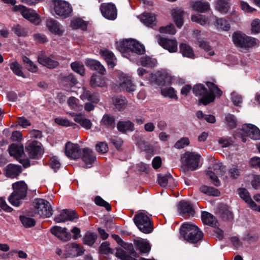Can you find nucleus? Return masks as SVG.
Instances as JSON below:
<instances>
[{
	"instance_id": "9",
	"label": "nucleus",
	"mask_w": 260,
	"mask_h": 260,
	"mask_svg": "<svg viewBox=\"0 0 260 260\" xmlns=\"http://www.w3.org/2000/svg\"><path fill=\"white\" fill-rule=\"evenodd\" d=\"M225 167L221 162L214 164L212 167L209 168L207 174L209 176L214 185L218 186L220 184L218 176L223 175L225 172Z\"/></svg>"
},
{
	"instance_id": "7",
	"label": "nucleus",
	"mask_w": 260,
	"mask_h": 260,
	"mask_svg": "<svg viewBox=\"0 0 260 260\" xmlns=\"http://www.w3.org/2000/svg\"><path fill=\"white\" fill-rule=\"evenodd\" d=\"M134 221L139 230L145 234H149L153 230V225L149 217L144 213L136 214Z\"/></svg>"
},
{
	"instance_id": "13",
	"label": "nucleus",
	"mask_w": 260,
	"mask_h": 260,
	"mask_svg": "<svg viewBox=\"0 0 260 260\" xmlns=\"http://www.w3.org/2000/svg\"><path fill=\"white\" fill-rule=\"evenodd\" d=\"M100 9L102 15L106 19L114 20L117 18V9L114 4L111 3H102Z\"/></svg>"
},
{
	"instance_id": "22",
	"label": "nucleus",
	"mask_w": 260,
	"mask_h": 260,
	"mask_svg": "<svg viewBox=\"0 0 260 260\" xmlns=\"http://www.w3.org/2000/svg\"><path fill=\"white\" fill-rule=\"evenodd\" d=\"M178 212L182 216H193L195 211L189 202L181 201L178 204Z\"/></svg>"
},
{
	"instance_id": "30",
	"label": "nucleus",
	"mask_w": 260,
	"mask_h": 260,
	"mask_svg": "<svg viewBox=\"0 0 260 260\" xmlns=\"http://www.w3.org/2000/svg\"><path fill=\"white\" fill-rule=\"evenodd\" d=\"M85 64L91 70L97 71L99 73L102 75L105 74L106 70L99 61L94 59H87L85 61Z\"/></svg>"
},
{
	"instance_id": "29",
	"label": "nucleus",
	"mask_w": 260,
	"mask_h": 260,
	"mask_svg": "<svg viewBox=\"0 0 260 260\" xmlns=\"http://www.w3.org/2000/svg\"><path fill=\"white\" fill-rule=\"evenodd\" d=\"M90 86L92 88L106 87L105 78L102 76L93 74L91 77Z\"/></svg>"
},
{
	"instance_id": "59",
	"label": "nucleus",
	"mask_w": 260,
	"mask_h": 260,
	"mask_svg": "<svg viewBox=\"0 0 260 260\" xmlns=\"http://www.w3.org/2000/svg\"><path fill=\"white\" fill-rule=\"evenodd\" d=\"M95 203L101 206L104 207L108 211H110L111 210V205L107 202L104 201L102 198L99 196H97L94 199Z\"/></svg>"
},
{
	"instance_id": "37",
	"label": "nucleus",
	"mask_w": 260,
	"mask_h": 260,
	"mask_svg": "<svg viewBox=\"0 0 260 260\" xmlns=\"http://www.w3.org/2000/svg\"><path fill=\"white\" fill-rule=\"evenodd\" d=\"M112 102L115 108L118 111L123 110L126 107L127 103L126 98L122 96L113 97Z\"/></svg>"
},
{
	"instance_id": "49",
	"label": "nucleus",
	"mask_w": 260,
	"mask_h": 260,
	"mask_svg": "<svg viewBox=\"0 0 260 260\" xmlns=\"http://www.w3.org/2000/svg\"><path fill=\"white\" fill-rule=\"evenodd\" d=\"M62 82L65 85L69 86H74L78 83L77 80L72 74L63 76L62 78Z\"/></svg>"
},
{
	"instance_id": "16",
	"label": "nucleus",
	"mask_w": 260,
	"mask_h": 260,
	"mask_svg": "<svg viewBox=\"0 0 260 260\" xmlns=\"http://www.w3.org/2000/svg\"><path fill=\"white\" fill-rule=\"evenodd\" d=\"M77 218H78V216L74 211L63 209L59 214L55 216L54 220L56 222L59 223L65 222L67 220L72 221Z\"/></svg>"
},
{
	"instance_id": "55",
	"label": "nucleus",
	"mask_w": 260,
	"mask_h": 260,
	"mask_svg": "<svg viewBox=\"0 0 260 260\" xmlns=\"http://www.w3.org/2000/svg\"><path fill=\"white\" fill-rule=\"evenodd\" d=\"M198 44L199 46L203 49L205 51L208 52V55L210 56H212L214 54V52L212 51L211 46L209 45V43L204 41L201 40L198 42Z\"/></svg>"
},
{
	"instance_id": "6",
	"label": "nucleus",
	"mask_w": 260,
	"mask_h": 260,
	"mask_svg": "<svg viewBox=\"0 0 260 260\" xmlns=\"http://www.w3.org/2000/svg\"><path fill=\"white\" fill-rule=\"evenodd\" d=\"M232 38L235 46L241 51L248 50L256 44L255 39L248 37L241 32H234Z\"/></svg>"
},
{
	"instance_id": "46",
	"label": "nucleus",
	"mask_w": 260,
	"mask_h": 260,
	"mask_svg": "<svg viewBox=\"0 0 260 260\" xmlns=\"http://www.w3.org/2000/svg\"><path fill=\"white\" fill-rule=\"evenodd\" d=\"M200 190L202 192L210 196L217 197L220 194L218 190L213 187L203 185L200 188Z\"/></svg>"
},
{
	"instance_id": "12",
	"label": "nucleus",
	"mask_w": 260,
	"mask_h": 260,
	"mask_svg": "<svg viewBox=\"0 0 260 260\" xmlns=\"http://www.w3.org/2000/svg\"><path fill=\"white\" fill-rule=\"evenodd\" d=\"M13 10L20 12L25 18L36 25L40 23L39 15L32 10L27 9L22 5H18L14 6Z\"/></svg>"
},
{
	"instance_id": "18",
	"label": "nucleus",
	"mask_w": 260,
	"mask_h": 260,
	"mask_svg": "<svg viewBox=\"0 0 260 260\" xmlns=\"http://www.w3.org/2000/svg\"><path fill=\"white\" fill-rule=\"evenodd\" d=\"M67 249L68 253L64 254V257L66 258L68 257H74L82 255L85 251L83 247L80 246L76 243L68 244Z\"/></svg>"
},
{
	"instance_id": "63",
	"label": "nucleus",
	"mask_w": 260,
	"mask_h": 260,
	"mask_svg": "<svg viewBox=\"0 0 260 260\" xmlns=\"http://www.w3.org/2000/svg\"><path fill=\"white\" fill-rule=\"evenodd\" d=\"M161 92L164 96H168L171 99L175 98L177 99V96L175 94L174 90L172 87H168L162 89Z\"/></svg>"
},
{
	"instance_id": "54",
	"label": "nucleus",
	"mask_w": 260,
	"mask_h": 260,
	"mask_svg": "<svg viewBox=\"0 0 260 260\" xmlns=\"http://www.w3.org/2000/svg\"><path fill=\"white\" fill-rule=\"evenodd\" d=\"M20 219L22 224L25 228H30L35 225L36 221L34 219L26 216H20Z\"/></svg>"
},
{
	"instance_id": "19",
	"label": "nucleus",
	"mask_w": 260,
	"mask_h": 260,
	"mask_svg": "<svg viewBox=\"0 0 260 260\" xmlns=\"http://www.w3.org/2000/svg\"><path fill=\"white\" fill-rule=\"evenodd\" d=\"M26 151L29 156L32 158H37L41 154L40 143L37 141H34L28 143L25 147Z\"/></svg>"
},
{
	"instance_id": "4",
	"label": "nucleus",
	"mask_w": 260,
	"mask_h": 260,
	"mask_svg": "<svg viewBox=\"0 0 260 260\" xmlns=\"http://www.w3.org/2000/svg\"><path fill=\"white\" fill-rule=\"evenodd\" d=\"M13 192L9 197V202L13 206L19 207L21 201L24 199L27 192V186L23 181H18L12 184Z\"/></svg>"
},
{
	"instance_id": "24",
	"label": "nucleus",
	"mask_w": 260,
	"mask_h": 260,
	"mask_svg": "<svg viewBox=\"0 0 260 260\" xmlns=\"http://www.w3.org/2000/svg\"><path fill=\"white\" fill-rule=\"evenodd\" d=\"M22 169L21 166L9 164L5 168V173L7 177L11 178H16L22 172Z\"/></svg>"
},
{
	"instance_id": "57",
	"label": "nucleus",
	"mask_w": 260,
	"mask_h": 260,
	"mask_svg": "<svg viewBox=\"0 0 260 260\" xmlns=\"http://www.w3.org/2000/svg\"><path fill=\"white\" fill-rule=\"evenodd\" d=\"M216 24L218 28L223 30L228 31L230 28V25L228 22L223 19L220 18L216 20Z\"/></svg>"
},
{
	"instance_id": "23",
	"label": "nucleus",
	"mask_w": 260,
	"mask_h": 260,
	"mask_svg": "<svg viewBox=\"0 0 260 260\" xmlns=\"http://www.w3.org/2000/svg\"><path fill=\"white\" fill-rule=\"evenodd\" d=\"M46 25L48 30L54 34L61 36L63 33L64 31L59 23L53 19H48L46 21Z\"/></svg>"
},
{
	"instance_id": "60",
	"label": "nucleus",
	"mask_w": 260,
	"mask_h": 260,
	"mask_svg": "<svg viewBox=\"0 0 260 260\" xmlns=\"http://www.w3.org/2000/svg\"><path fill=\"white\" fill-rule=\"evenodd\" d=\"M189 143V139L187 137H183L175 143L174 147L177 149H182L188 146Z\"/></svg>"
},
{
	"instance_id": "38",
	"label": "nucleus",
	"mask_w": 260,
	"mask_h": 260,
	"mask_svg": "<svg viewBox=\"0 0 260 260\" xmlns=\"http://www.w3.org/2000/svg\"><path fill=\"white\" fill-rule=\"evenodd\" d=\"M215 8L220 13L226 14L230 9L229 0H217Z\"/></svg>"
},
{
	"instance_id": "43",
	"label": "nucleus",
	"mask_w": 260,
	"mask_h": 260,
	"mask_svg": "<svg viewBox=\"0 0 260 260\" xmlns=\"http://www.w3.org/2000/svg\"><path fill=\"white\" fill-rule=\"evenodd\" d=\"M174 181V179L170 174L158 175V182L162 187L166 186L169 183L171 184Z\"/></svg>"
},
{
	"instance_id": "41",
	"label": "nucleus",
	"mask_w": 260,
	"mask_h": 260,
	"mask_svg": "<svg viewBox=\"0 0 260 260\" xmlns=\"http://www.w3.org/2000/svg\"><path fill=\"white\" fill-rule=\"evenodd\" d=\"M239 194L246 203H247L251 208L256 206V204L252 201L249 192L245 188H240L239 189Z\"/></svg>"
},
{
	"instance_id": "1",
	"label": "nucleus",
	"mask_w": 260,
	"mask_h": 260,
	"mask_svg": "<svg viewBox=\"0 0 260 260\" xmlns=\"http://www.w3.org/2000/svg\"><path fill=\"white\" fill-rule=\"evenodd\" d=\"M206 85L209 91L202 84L195 85L192 89L193 93L196 96H201L199 101L204 105H207L213 102L216 96L219 97L222 94V91L213 83L207 82Z\"/></svg>"
},
{
	"instance_id": "47",
	"label": "nucleus",
	"mask_w": 260,
	"mask_h": 260,
	"mask_svg": "<svg viewBox=\"0 0 260 260\" xmlns=\"http://www.w3.org/2000/svg\"><path fill=\"white\" fill-rule=\"evenodd\" d=\"M136 245L141 253H147L150 250V245L146 241L138 240L136 242Z\"/></svg>"
},
{
	"instance_id": "25",
	"label": "nucleus",
	"mask_w": 260,
	"mask_h": 260,
	"mask_svg": "<svg viewBox=\"0 0 260 260\" xmlns=\"http://www.w3.org/2000/svg\"><path fill=\"white\" fill-rule=\"evenodd\" d=\"M121 90L132 93L136 90V86L127 77H122L119 83Z\"/></svg>"
},
{
	"instance_id": "26",
	"label": "nucleus",
	"mask_w": 260,
	"mask_h": 260,
	"mask_svg": "<svg viewBox=\"0 0 260 260\" xmlns=\"http://www.w3.org/2000/svg\"><path fill=\"white\" fill-rule=\"evenodd\" d=\"M82 160L86 165H91L96 160V156L93 151L88 148H84L81 151Z\"/></svg>"
},
{
	"instance_id": "36",
	"label": "nucleus",
	"mask_w": 260,
	"mask_h": 260,
	"mask_svg": "<svg viewBox=\"0 0 260 260\" xmlns=\"http://www.w3.org/2000/svg\"><path fill=\"white\" fill-rule=\"evenodd\" d=\"M202 219L204 223L212 227H216L218 225L215 217L212 214L207 212L204 211L202 212Z\"/></svg>"
},
{
	"instance_id": "11",
	"label": "nucleus",
	"mask_w": 260,
	"mask_h": 260,
	"mask_svg": "<svg viewBox=\"0 0 260 260\" xmlns=\"http://www.w3.org/2000/svg\"><path fill=\"white\" fill-rule=\"evenodd\" d=\"M54 10L56 15L63 18L71 16L73 10L72 7L68 2L61 0H54Z\"/></svg>"
},
{
	"instance_id": "52",
	"label": "nucleus",
	"mask_w": 260,
	"mask_h": 260,
	"mask_svg": "<svg viewBox=\"0 0 260 260\" xmlns=\"http://www.w3.org/2000/svg\"><path fill=\"white\" fill-rule=\"evenodd\" d=\"M71 67L74 71L80 75L83 76L84 75L85 68L82 63L75 61L71 64Z\"/></svg>"
},
{
	"instance_id": "20",
	"label": "nucleus",
	"mask_w": 260,
	"mask_h": 260,
	"mask_svg": "<svg viewBox=\"0 0 260 260\" xmlns=\"http://www.w3.org/2000/svg\"><path fill=\"white\" fill-rule=\"evenodd\" d=\"M50 232L53 235L64 241H68L71 238V235L67 232V229L66 228L54 226L50 229Z\"/></svg>"
},
{
	"instance_id": "21",
	"label": "nucleus",
	"mask_w": 260,
	"mask_h": 260,
	"mask_svg": "<svg viewBox=\"0 0 260 260\" xmlns=\"http://www.w3.org/2000/svg\"><path fill=\"white\" fill-rule=\"evenodd\" d=\"M158 43L170 52H176L177 51V42L175 40L159 37L158 39Z\"/></svg>"
},
{
	"instance_id": "27",
	"label": "nucleus",
	"mask_w": 260,
	"mask_h": 260,
	"mask_svg": "<svg viewBox=\"0 0 260 260\" xmlns=\"http://www.w3.org/2000/svg\"><path fill=\"white\" fill-rule=\"evenodd\" d=\"M11 156H13L17 159H19L24 153V148L22 145L17 144H11L8 149Z\"/></svg>"
},
{
	"instance_id": "62",
	"label": "nucleus",
	"mask_w": 260,
	"mask_h": 260,
	"mask_svg": "<svg viewBox=\"0 0 260 260\" xmlns=\"http://www.w3.org/2000/svg\"><path fill=\"white\" fill-rule=\"evenodd\" d=\"M110 142L117 150L120 149L123 144V141L121 138L115 136L111 137Z\"/></svg>"
},
{
	"instance_id": "48",
	"label": "nucleus",
	"mask_w": 260,
	"mask_h": 260,
	"mask_svg": "<svg viewBox=\"0 0 260 260\" xmlns=\"http://www.w3.org/2000/svg\"><path fill=\"white\" fill-rule=\"evenodd\" d=\"M71 25L74 29L81 28L84 30L86 28L87 24L81 18H75L72 20Z\"/></svg>"
},
{
	"instance_id": "28",
	"label": "nucleus",
	"mask_w": 260,
	"mask_h": 260,
	"mask_svg": "<svg viewBox=\"0 0 260 260\" xmlns=\"http://www.w3.org/2000/svg\"><path fill=\"white\" fill-rule=\"evenodd\" d=\"M190 6L193 10L200 13H206L210 9V5L208 2L192 1L190 2Z\"/></svg>"
},
{
	"instance_id": "31",
	"label": "nucleus",
	"mask_w": 260,
	"mask_h": 260,
	"mask_svg": "<svg viewBox=\"0 0 260 260\" xmlns=\"http://www.w3.org/2000/svg\"><path fill=\"white\" fill-rule=\"evenodd\" d=\"M141 21L146 26L153 27L156 25V16L152 13H143L140 16Z\"/></svg>"
},
{
	"instance_id": "61",
	"label": "nucleus",
	"mask_w": 260,
	"mask_h": 260,
	"mask_svg": "<svg viewBox=\"0 0 260 260\" xmlns=\"http://www.w3.org/2000/svg\"><path fill=\"white\" fill-rule=\"evenodd\" d=\"M55 122L57 124L64 126H73L74 128H75V126L76 125V124L71 122L68 119L62 118H55Z\"/></svg>"
},
{
	"instance_id": "5",
	"label": "nucleus",
	"mask_w": 260,
	"mask_h": 260,
	"mask_svg": "<svg viewBox=\"0 0 260 260\" xmlns=\"http://www.w3.org/2000/svg\"><path fill=\"white\" fill-rule=\"evenodd\" d=\"M117 48L121 53L135 52L143 54L145 52L144 46L134 40H125L117 44Z\"/></svg>"
},
{
	"instance_id": "34",
	"label": "nucleus",
	"mask_w": 260,
	"mask_h": 260,
	"mask_svg": "<svg viewBox=\"0 0 260 260\" xmlns=\"http://www.w3.org/2000/svg\"><path fill=\"white\" fill-rule=\"evenodd\" d=\"M101 124L107 128L113 129L115 127V118L111 114H105L101 120Z\"/></svg>"
},
{
	"instance_id": "3",
	"label": "nucleus",
	"mask_w": 260,
	"mask_h": 260,
	"mask_svg": "<svg viewBox=\"0 0 260 260\" xmlns=\"http://www.w3.org/2000/svg\"><path fill=\"white\" fill-rule=\"evenodd\" d=\"M180 234L184 239L192 243H197L203 237L202 232L197 226L189 223H185L181 225Z\"/></svg>"
},
{
	"instance_id": "35",
	"label": "nucleus",
	"mask_w": 260,
	"mask_h": 260,
	"mask_svg": "<svg viewBox=\"0 0 260 260\" xmlns=\"http://www.w3.org/2000/svg\"><path fill=\"white\" fill-rule=\"evenodd\" d=\"M72 116L74 117V120L75 122L79 123L82 127L87 129H90L92 123L89 119L82 117L80 114L72 113L70 114Z\"/></svg>"
},
{
	"instance_id": "15",
	"label": "nucleus",
	"mask_w": 260,
	"mask_h": 260,
	"mask_svg": "<svg viewBox=\"0 0 260 260\" xmlns=\"http://www.w3.org/2000/svg\"><path fill=\"white\" fill-rule=\"evenodd\" d=\"M37 58L39 63L50 69L56 68L59 65L57 61L47 56L44 52H41Z\"/></svg>"
},
{
	"instance_id": "33",
	"label": "nucleus",
	"mask_w": 260,
	"mask_h": 260,
	"mask_svg": "<svg viewBox=\"0 0 260 260\" xmlns=\"http://www.w3.org/2000/svg\"><path fill=\"white\" fill-rule=\"evenodd\" d=\"M80 98L82 100H88L93 103H98L99 102V95L97 93H92L85 88L83 89V91L80 95Z\"/></svg>"
},
{
	"instance_id": "40",
	"label": "nucleus",
	"mask_w": 260,
	"mask_h": 260,
	"mask_svg": "<svg viewBox=\"0 0 260 260\" xmlns=\"http://www.w3.org/2000/svg\"><path fill=\"white\" fill-rule=\"evenodd\" d=\"M101 54L104 57L109 67L111 68H113L115 65V61L116 60L114 54L112 52L107 50L101 51Z\"/></svg>"
},
{
	"instance_id": "42",
	"label": "nucleus",
	"mask_w": 260,
	"mask_h": 260,
	"mask_svg": "<svg viewBox=\"0 0 260 260\" xmlns=\"http://www.w3.org/2000/svg\"><path fill=\"white\" fill-rule=\"evenodd\" d=\"M218 213L220 216L224 220H230L233 218L232 212L229 210L226 205H222L219 209Z\"/></svg>"
},
{
	"instance_id": "2",
	"label": "nucleus",
	"mask_w": 260,
	"mask_h": 260,
	"mask_svg": "<svg viewBox=\"0 0 260 260\" xmlns=\"http://www.w3.org/2000/svg\"><path fill=\"white\" fill-rule=\"evenodd\" d=\"M112 236L117 243L123 247L116 249V256L121 260H136L133 257H137L138 254L133 244L125 243L117 235L113 234Z\"/></svg>"
},
{
	"instance_id": "39",
	"label": "nucleus",
	"mask_w": 260,
	"mask_h": 260,
	"mask_svg": "<svg viewBox=\"0 0 260 260\" xmlns=\"http://www.w3.org/2000/svg\"><path fill=\"white\" fill-rule=\"evenodd\" d=\"M184 12L181 9H174L172 11V15L176 25L180 28L183 23V17Z\"/></svg>"
},
{
	"instance_id": "14",
	"label": "nucleus",
	"mask_w": 260,
	"mask_h": 260,
	"mask_svg": "<svg viewBox=\"0 0 260 260\" xmlns=\"http://www.w3.org/2000/svg\"><path fill=\"white\" fill-rule=\"evenodd\" d=\"M240 131L245 133L246 136L253 140L260 139V130L255 125L251 124H245L242 126Z\"/></svg>"
},
{
	"instance_id": "8",
	"label": "nucleus",
	"mask_w": 260,
	"mask_h": 260,
	"mask_svg": "<svg viewBox=\"0 0 260 260\" xmlns=\"http://www.w3.org/2000/svg\"><path fill=\"white\" fill-rule=\"evenodd\" d=\"M34 212L42 217H49L52 215V210L49 203L42 199H36L33 202Z\"/></svg>"
},
{
	"instance_id": "58",
	"label": "nucleus",
	"mask_w": 260,
	"mask_h": 260,
	"mask_svg": "<svg viewBox=\"0 0 260 260\" xmlns=\"http://www.w3.org/2000/svg\"><path fill=\"white\" fill-rule=\"evenodd\" d=\"M100 252L103 254L113 253V250L109 246L108 242L102 243L100 247Z\"/></svg>"
},
{
	"instance_id": "50",
	"label": "nucleus",
	"mask_w": 260,
	"mask_h": 260,
	"mask_svg": "<svg viewBox=\"0 0 260 260\" xmlns=\"http://www.w3.org/2000/svg\"><path fill=\"white\" fill-rule=\"evenodd\" d=\"M191 19L192 21L196 22L202 25H204L209 23L208 18L205 16L201 14L192 15Z\"/></svg>"
},
{
	"instance_id": "44",
	"label": "nucleus",
	"mask_w": 260,
	"mask_h": 260,
	"mask_svg": "<svg viewBox=\"0 0 260 260\" xmlns=\"http://www.w3.org/2000/svg\"><path fill=\"white\" fill-rule=\"evenodd\" d=\"M180 52L184 57L192 58L194 57V53L192 49L188 45L185 43H181L179 46Z\"/></svg>"
},
{
	"instance_id": "10",
	"label": "nucleus",
	"mask_w": 260,
	"mask_h": 260,
	"mask_svg": "<svg viewBox=\"0 0 260 260\" xmlns=\"http://www.w3.org/2000/svg\"><path fill=\"white\" fill-rule=\"evenodd\" d=\"M200 156L192 152H186L182 158L183 164L185 166L184 171H194L199 167Z\"/></svg>"
},
{
	"instance_id": "56",
	"label": "nucleus",
	"mask_w": 260,
	"mask_h": 260,
	"mask_svg": "<svg viewBox=\"0 0 260 260\" xmlns=\"http://www.w3.org/2000/svg\"><path fill=\"white\" fill-rule=\"evenodd\" d=\"M226 123L230 128H234L237 125V120L234 115L229 114L225 117Z\"/></svg>"
},
{
	"instance_id": "45",
	"label": "nucleus",
	"mask_w": 260,
	"mask_h": 260,
	"mask_svg": "<svg viewBox=\"0 0 260 260\" xmlns=\"http://www.w3.org/2000/svg\"><path fill=\"white\" fill-rule=\"evenodd\" d=\"M156 63V60L150 56H144L140 59L141 65L145 67L153 68L155 66Z\"/></svg>"
},
{
	"instance_id": "17",
	"label": "nucleus",
	"mask_w": 260,
	"mask_h": 260,
	"mask_svg": "<svg viewBox=\"0 0 260 260\" xmlns=\"http://www.w3.org/2000/svg\"><path fill=\"white\" fill-rule=\"evenodd\" d=\"M81 151L78 144H74L70 142L67 143L65 153L68 157L73 159H77L81 156Z\"/></svg>"
},
{
	"instance_id": "32",
	"label": "nucleus",
	"mask_w": 260,
	"mask_h": 260,
	"mask_svg": "<svg viewBox=\"0 0 260 260\" xmlns=\"http://www.w3.org/2000/svg\"><path fill=\"white\" fill-rule=\"evenodd\" d=\"M117 128L119 132L125 134L134 130V124L129 120L119 121L117 124Z\"/></svg>"
},
{
	"instance_id": "51",
	"label": "nucleus",
	"mask_w": 260,
	"mask_h": 260,
	"mask_svg": "<svg viewBox=\"0 0 260 260\" xmlns=\"http://www.w3.org/2000/svg\"><path fill=\"white\" fill-rule=\"evenodd\" d=\"M10 68L14 73L18 76L26 78V76L21 70V67L17 62H14L10 64Z\"/></svg>"
},
{
	"instance_id": "53",
	"label": "nucleus",
	"mask_w": 260,
	"mask_h": 260,
	"mask_svg": "<svg viewBox=\"0 0 260 260\" xmlns=\"http://www.w3.org/2000/svg\"><path fill=\"white\" fill-rule=\"evenodd\" d=\"M97 235L93 233H87L84 238L83 242L84 244L91 246L96 239Z\"/></svg>"
},
{
	"instance_id": "64",
	"label": "nucleus",
	"mask_w": 260,
	"mask_h": 260,
	"mask_svg": "<svg viewBox=\"0 0 260 260\" xmlns=\"http://www.w3.org/2000/svg\"><path fill=\"white\" fill-rule=\"evenodd\" d=\"M12 30L16 35L19 37H23L26 35L25 30L19 24L14 25L12 28Z\"/></svg>"
}]
</instances>
